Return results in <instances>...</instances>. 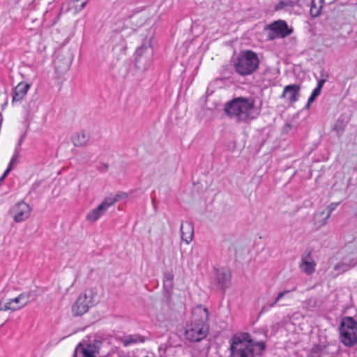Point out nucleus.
I'll return each instance as SVG.
<instances>
[{"instance_id":"nucleus-1","label":"nucleus","mask_w":357,"mask_h":357,"mask_svg":"<svg viewBox=\"0 0 357 357\" xmlns=\"http://www.w3.org/2000/svg\"><path fill=\"white\" fill-rule=\"evenodd\" d=\"M208 311L206 307L199 305L192 311L190 321L185 330L186 340L191 342H198L204 339L208 332Z\"/></svg>"},{"instance_id":"nucleus-2","label":"nucleus","mask_w":357,"mask_h":357,"mask_svg":"<svg viewBox=\"0 0 357 357\" xmlns=\"http://www.w3.org/2000/svg\"><path fill=\"white\" fill-rule=\"evenodd\" d=\"M255 107V100L252 97L238 96L232 98L225 105L224 112L230 119H236L237 122H247L255 119L251 112Z\"/></svg>"},{"instance_id":"nucleus-3","label":"nucleus","mask_w":357,"mask_h":357,"mask_svg":"<svg viewBox=\"0 0 357 357\" xmlns=\"http://www.w3.org/2000/svg\"><path fill=\"white\" fill-rule=\"evenodd\" d=\"M233 63L236 73L241 76H246L252 75L259 68V59L256 52L245 50L239 52Z\"/></svg>"},{"instance_id":"nucleus-4","label":"nucleus","mask_w":357,"mask_h":357,"mask_svg":"<svg viewBox=\"0 0 357 357\" xmlns=\"http://www.w3.org/2000/svg\"><path fill=\"white\" fill-rule=\"evenodd\" d=\"M341 342L348 347L357 342V321L352 317H344L341 319L339 327Z\"/></svg>"},{"instance_id":"nucleus-5","label":"nucleus","mask_w":357,"mask_h":357,"mask_svg":"<svg viewBox=\"0 0 357 357\" xmlns=\"http://www.w3.org/2000/svg\"><path fill=\"white\" fill-rule=\"evenodd\" d=\"M135 67L145 70L151 66L153 58V49L150 41H144L135 52Z\"/></svg>"},{"instance_id":"nucleus-6","label":"nucleus","mask_w":357,"mask_h":357,"mask_svg":"<svg viewBox=\"0 0 357 357\" xmlns=\"http://www.w3.org/2000/svg\"><path fill=\"white\" fill-rule=\"evenodd\" d=\"M94 294L92 289L86 290L82 293L72 305L73 316H81L88 312L89 308L93 305Z\"/></svg>"},{"instance_id":"nucleus-7","label":"nucleus","mask_w":357,"mask_h":357,"mask_svg":"<svg viewBox=\"0 0 357 357\" xmlns=\"http://www.w3.org/2000/svg\"><path fill=\"white\" fill-rule=\"evenodd\" d=\"M270 31L268 38L273 40L277 38H284L293 33V28L289 26L287 22L283 20H278L267 26Z\"/></svg>"},{"instance_id":"nucleus-8","label":"nucleus","mask_w":357,"mask_h":357,"mask_svg":"<svg viewBox=\"0 0 357 357\" xmlns=\"http://www.w3.org/2000/svg\"><path fill=\"white\" fill-rule=\"evenodd\" d=\"M231 274L229 270L224 268H214V276L211 284L223 293L231 286Z\"/></svg>"},{"instance_id":"nucleus-9","label":"nucleus","mask_w":357,"mask_h":357,"mask_svg":"<svg viewBox=\"0 0 357 357\" xmlns=\"http://www.w3.org/2000/svg\"><path fill=\"white\" fill-rule=\"evenodd\" d=\"M31 206L22 201L17 203L12 208L11 213L13 215V219L16 222H21L26 220L31 214Z\"/></svg>"},{"instance_id":"nucleus-10","label":"nucleus","mask_w":357,"mask_h":357,"mask_svg":"<svg viewBox=\"0 0 357 357\" xmlns=\"http://www.w3.org/2000/svg\"><path fill=\"white\" fill-rule=\"evenodd\" d=\"M112 202L109 199H104L97 207L91 210L87 215L86 219L90 222H96L102 215L105 213Z\"/></svg>"},{"instance_id":"nucleus-11","label":"nucleus","mask_w":357,"mask_h":357,"mask_svg":"<svg viewBox=\"0 0 357 357\" xmlns=\"http://www.w3.org/2000/svg\"><path fill=\"white\" fill-rule=\"evenodd\" d=\"M174 275L172 271H165L163 273V296L165 301L169 303L171 301L172 296V291L174 289Z\"/></svg>"},{"instance_id":"nucleus-12","label":"nucleus","mask_w":357,"mask_h":357,"mask_svg":"<svg viewBox=\"0 0 357 357\" xmlns=\"http://www.w3.org/2000/svg\"><path fill=\"white\" fill-rule=\"evenodd\" d=\"M301 85L298 84H289L284 86L280 98H284L289 96V105H292L297 102L300 98Z\"/></svg>"},{"instance_id":"nucleus-13","label":"nucleus","mask_w":357,"mask_h":357,"mask_svg":"<svg viewBox=\"0 0 357 357\" xmlns=\"http://www.w3.org/2000/svg\"><path fill=\"white\" fill-rule=\"evenodd\" d=\"M31 86V84L26 82L19 83L12 91L13 102L22 101Z\"/></svg>"},{"instance_id":"nucleus-14","label":"nucleus","mask_w":357,"mask_h":357,"mask_svg":"<svg viewBox=\"0 0 357 357\" xmlns=\"http://www.w3.org/2000/svg\"><path fill=\"white\" fill-rule=\"evenodd\" d=\"M28 303V297H26L23 294L19 295L13 299H10L9 302L5 303L1 310H11L15 311L24 307Z\"/></svg>"},{"instance_id":"nucleus-15","label":"nucleus","mask_w":357,"mask_h":357,"mask_svg":"<svg viewBox=\"0 0 357 357\" xmlns=\"http://www.w3.org/2000/svg\"><path fill=\"white\" fill-rule=\"evenodd\" d=\"M351 118L349 116L345 114H342L335 121L333 126V130L336 132V135L337 137H341L343 135L346 127L347 126Z\"/></svg>"},{"instance_id":"nucleus-16","label":"nucleus","mask_w":357,"mask_h":357,"mask_svg":"<svg viewBox=\"0 0 357 357\" xmlns=\"http://www.w3.org/2000/svg\"><path fill=\"white\" fill-rule=\"evenodd\" d=\"M181 239L189 244L193 238L194 225L191 221L182 222L180 228Z\"/></svg>"},{"instance_id":"nucleus-17","label":"nucleus","mask_w":357,"mask_h":357,"mask_svg":"<svg viewBox=\"0 0 357 357\" xmlns=\"http://www.w3.org/2000/svg\"><path fill=\"white\" fill-rule=\"evenodd\" d=\"M250 339L249 334L245 333L242 334L241 335H234L231 338V345H230V351L231 354H234L236 349L238 348H242L243 347L247 346L248 340Z\"/></svg>"},{"instance_id":"nucleus-18","label":"nucleus","mask_w":357,"mask_h":357,"mask_svg":"<svg viewBox=\"0 0 357 357\" xmlns=\"http://www.w3.org/2000/svg\"><path fill=\"white\" fill-rule=\"evenodd\" d=\"M356 264L357 259H344L335 266L334 270L337 271L338 274H341L354 267Z\"/></svg>"},{"instance_id":"nucleus-19","label":"nucleus","mask_w":357,"mask_h":357,"mask_svg":"<svg viewBox=\"0 0 357 357\" xmlns=\"http://www.w3.org/2000/svg\"><path fill=\"white\" fill-rule=\"evenodd\" d=\"M291 290H284L278 293L276 298L272 302H267L261 309L259 312V316L270 310L272 307H273L282 298L285 296L289 295L291 293Z\"/></svg>"},{"instance_id":"nucleus-20","label":"nucleus","mask_w":357,"mask_h":357,"mask_svg":"<svg viewBox=\"0 0 357 357\" xmlns=\"http://www.w3.org/2000/svg\"><path fill=\"white\" fill-rule=\"evenodd\" d=\"M255 351L254 348H252L248 344L247 346L243 347L242 348H238L234 351V354L230 352L229 357H254Z\"/></svg>"},{"instance_id":"nucleus-21","label":"nucleus","mask_w":357,"mask_h":357,"mask_svg":"<svg viewBox=\"0 0 357 357\" xmlns=\"http://www.w3.org/2000/svg\"><path fill=\"white\" fill-rule=\"evenodd\" d=\"M247 342L250 347L254 348L255 355H261L266 349V340L255 341L249 339Z\"/></svg>"},{"instance_id":"nucleus-22","label":"nucleus","mask_w":357,"mask_h":357,"mask_svg":"<svg viewBox=\"0 0 357 357\" xmlns=\"http://www.w3.org/2000/svg\"><path fill=\"white\" fill-rule=\"evenodd\" d=\"M39 96L37 93L33 94L24 107L27 114L29 115L38 110L39 105Z\"/></svg>"},{"instance_id":"nucleus-23","label":"nucleus","mask_w":357,"mask_h":357,"mask_svg":"<svg viewBox=\"0 0 357 357\" xmlns=\"http://www.w3.org/2000/svg\"><path fill=\"white\" fill-rule=\"evenodd\" d=\"M145 342V337L144 336L140 335L139 334H134V335H129L122 340V343L124 347H128L132 344H136L139 342Z\"/></svg>"},{"instance_id":"nucleus-24","label":"nucleus","mask_w":357,"mask_h":357,"mask_svg":"<svg viewBox=\"0 0 357 357\" xmlns=\"http://www.w3.org/2000/svg\"><path fill=\"white\" fill-rule=\"evenodd\" d=\"M71 139L75 146H84L87 144L89 140V136L84 131H82L80 133L73 136Z\"/></svg>"},{"instance_id":"nucleus-25","label":"nucleus","mask_w":357,"mask_h":357,"mask_svg":"<svg viewBox=\"0 0 357 357\" xmlns=\"http://www.w3.org/2000/svg\"><path fill=\"white\" fill-rule=\"evenodd\" d=\"M331 347V344L327 346H324L323 347L315 346L311 349L310 352V357H321L323 355H324L326 353H329L330 347ZM332 347H335L334 345H332Z\"/></svg>"},{"instance_id":"nucleus-26","label":"nucleus","mask_w":357,"mask_h":357,"mask_svg":"<svg viewBox=\"0 0 357 357\" xmlns=\"http://www.w3.org/2000/svg\"><path fill=\"white\" fill-rule=\"evenodd\" d=\"M316 263L314 261L301 260V268L307 275H311L315 271Z\"/></svg>"},{"instance_id":"nucleus-27","label":"nucleus","mask_w":357,"mask_h":357,"mask_svg":"<svg viewBox=\"0 0 357 357\" xmlns=\"http://www.w3.org/2000/svg\"><path fill=\"white\" fill-rule=\"evenodd\" d=\"M24 136H25V133H24V134H23V135L20 137V139H19V142H18V143H17V146H16V148H15V153L13 154V157H12V158H11V160H10V162H9V165H8V167H7V169H8V170H9V171H11V170L13 169V164H14V163L16 162V160H17V157H18V153H19V151H20V146H21V144H22V142H23V139H24Z\"/></svg>"},{"instance_id":"nucleus-28","label":"nucleus","mask_w":357,"mask_h":357,"mask_svg":"<svg viewBox=\"0 0 357 357\" xmlns=\"http://www.w3.org/2000/svg\"><path fill=\"white\" fill-rule=\"evenodd\" d=\"M291 0H280V1L274 5L273 9L275 11L280 10H287L288 8H294Z\"/></svg>"},{"instance_id":"nucleus-29","label":"nucleus","mask_w":357,"mask_h":357,"mask_svg":"<svg viewBox=\"0 0 357 357\" xmlns=\"http://www.w3.org/2000/svg\"><path fill=\"white\" fill-rule=\"evenodd\" d=\"M321 10H322L321 5H320L319 7H317L314 0H311V6H310V14L312 18L319 17L321 15Z\"/></svg>"},{"instance_id":"nucleus-30","label":"nucleus","mask_w":357,"mask_h":357,"mask_svg":"<svg viewBox=\"0 0 357 357\" xmlns=\"http://www.w3.org/2000/svg\"><path fill=\"white\" fill-rule=\"evenodd\" d=\"M75 9L77 12L81 11L86 5L89 0H73Z\"/></svg>"},{"instance_id":"nucleus-31","label":"nucleus","mask_w":357,"mask_h":357,"mask_svg":"<svg viewBox=\"0 0 357 357\" xmlns=\"http://www.w3.org/2000/svg\"><path fill=\"white\" fill-rule=\"evenodd\" d=\"M70 61H71V59H68L67 61L63 63V66H59L58 65V59L55 61V64H56V69H59L60 68L61 70H67L69 69L70 68Z\"/></svg>"},{"instance_id":"nucleus-32","label":"nucleus","mask_w":357,"mask_h":357,"mask_svg":"<svg viewBox=\"0 0 357 357\" xmlns=\"http://www.w3.org/2000/svg\"><path fill=\"white\" fill-rule=\"evenodd\" d=\"M339 204V203H331L328 206H327V215L326 217L324 219V220L325 221L326 220H327L331 215V213H333V211L336 208L337 206Z\"/></svg>"},{"instance_id":"nucleus-33","label":"nucleus","mask_w":357,"mask_h":357,"mask_svg":"<svg viewBox=\"0 0 357 357\" xmlns=\"http://www.w3.org/2000/svg\"><path fill=\"white\" fill-rule=\"evenodd\" d=\"M321 91L314 88L308 99L310 100V101L312 100V102H314L317 97L321 94Z\"/></svg>"},{"instance_id":"nucleus-34","label":"nucleus","mask_w":357,"mask_h":357,"mask_svg":"<svg viewBox=\"0 0 357 357\" xmlns=\"http://www.w3.org/2000/svg\"><path fill=\"white\" fill-rule=\"evenodd\" d=\"M292 1V5L294 7H303V5L306 3L307 0H291Z\"/></svg>"},{"instance_id":"nucleus-35","label":"nucleus","mask_w":357,"mask_h":357,"mask_svg":"<svg viewBox=\"0 0 357 357\" xmlns=\"http://www.w3.org/2000/svg\"><path fill=\"white\" fill-rule=\"evenodd\" d=\"M301 260H307V261H314L312 257V252L311 251H305V255L302 256Z\"/></svg>"},{"instance_id":"nucleus-36","label":"nucleus","mask_w":357,"mask_h":357,"mask_svg":"<svg viewBox=\"0 0 357 357\" xmlns=\"http://www.w3.org/2000/svg\"><path fill=\"white\" fill-rule=\"evenodd\" d=\"M325 82H326V79H319L318 82H317V86L315 87V89H318V90L321 91V89H322Z\"/></svg>"},{"instance_id":"nucleus-37","label":"nucleus","mask_w":357,"mask_h":357,"mask_svg":"<svg viewBox=\"0 0 357 357\" xmlns=\"http://www.w3.org/2000/svg\"><path fill=\"white\" fill-rule=\"evenodd\" d=\"M120 199H121V196L119 195H116L114 198L106 197L105 199H109L110 201L112 202V204H113L114 202H118L119 200H120Z\"/></svg>"},{"instance_id":"nucleus-38","label":"nucleus","mask_w":357,"mask_h":357,"mask_svg":"<svg viewBox=\"0 0 357 357\" xmlns=\"http://www.w3.org/2000/svg\"><path fill=\"white\" fill-rule=\"evenodd\" d=\"M259 332L261 333H263L265 338L267 339L268 337V335H267V332H268V329L267 328H262L261 329L259 330Z\"/></svg>"},{"instance_id":"nucleus-39","label":"nucleus","mask_w":357,"mask_h":357,"mask_svg":"<svg viewBox=\"0 0 357 357\" xmlns=\"http://www.w3.org/2000/svg\"><path fill=\"white\" fill-rule=\"evenodd\" d=\"M10 172V171L8 170L7 169L5 170L3 174L1 175V182L5 179V178L8 175V174Z\"/></svg>"},{"instance_id":"nucleus-40","label":"nucleus","mask_w":357,"mask_h":357,"mask_svg":"<svg viewBox=\"0 0 357 357\" xmlns=\"http://www.w3.org/2000/svg\"><path fill=\"white\" fill-rule=\"evenodd\" d=\"M10 172V171L8 170L7 169L5 170L3 174L1 175V182L5 179V178L8 175V174Z\"/></svg>"},{"instance_id":"nucleus-41","label":"nucleus","mask_w":357,"mask_h":357,"mask_svg":"<svg viewBox=\"0 0 357 357\" xmlns=\"http://www.w3.org/2000/svg\"><path fill=\"white\" fill-rule=\"evenodd\" d=\"M232 250H234V257H235V259H236V257H237V251H236V247H234V246H233V245H232V246H231V247L229 248V250L230 252H231Z\"/></svg>"},{"instance_id":"nucleus-42","label":"nucleus","mask_w":357,"mask_h":357,"mask_svg":"<svg viewBox=\"0 0 357 357\" xmlns=\"http://www.w3.org/2000/svg\"><path fill=\"white\" fill-rule=\"evenodd\" d=\"M40 186V183H34L31 186V190H36Z\"/></svg>"},{"instance_id":"nucleus-43","label":"nucleus","mask_w":357,"mask_h":357,"mask_svg":"<svg viewBox=\"0 0 357 357\" xmlns=\"http://www.w3.org/2000/svg\"><path fill=\"white\" fill-rule=\"evenodd\" d=\"M313 102H312V100L310 101V100L308 99L307 104L304 107V109H308L310 107L311 104Z\"/></svg>"},{"instance_id":"nucleus-44","label":"nucleus","mask_w":357,"mask_h":357,"mask_svg":"<svg viewBox=\"0 0 357 357\" xmlns=\"http://www.w3.org/2000/svg\"><path fill=\"white\" fill-rule=\"evenodd\" d=\"M103 167H104V169L100 170L101 172H106L109 168L108 164H106V163L103 164Z\"/></svg>"},{"instance_id":"nucleus-45","label":"nucleus","mask_w":357,"mask_h":357,"mask_svg":"<svg viewBox=\"0 0 357 357\" xmlns=\"http://www.w3.org/2000/svg\"><path fill=\"white\" fill-rule=\"evenodd\" d=\"M291 124H289V123L285 124V126H284V128L286 130H287L288 129H291Z\"/></svg>"},{"instance_id":"nucleus-46","label":"nucleus","mask_w":357,"mask_h":357,"mask_svg":"<svg viewBox=\"0 0 357 357\" xmlns=\"http://www.w3.org/2000/svg\"><path fill=\"white\" fill-rule=\"evenodd\" d=\"M335 346V344H333ZM333 349H335V351H337V346L335 345V347H333ZM331 349H332V346L330 347V350H329V352L331 351Z\"/></svg>"},{"instance_id":"nucleus-47","label":"nucleus","mask_w":357,"mask_h":357,"mask_svg":"<svg viewBox=\"0 0 357 357\" xmlns=\"http://www.w3.org/2000/svg\"><path fill=\"white\" fill-rule=\"evenodd\" d=\"M324 2V0H319V3L323 6V3Z\"/></svg>"},{"instance_id":"nucleus-48","label":"nucleus","mask_w":357,"mask_h":357,"mask_svg":"<svg viewBox=\"0 0 357 357\" xmlns=\"http://www.w3.org/2000/svg\"><path fill=\"white\" fill-rule=\"evenodd\" d=\"M6 105H7V102H6L3 105H1V109H3V107L6 106Z\"/></svg>"},{"instance_id":"nucleus-49","label":"nucleus","mask_w":357,"mask_h":357,"mask_svg":"<svg viewBox=\"0 0 357 357\" xmlns=\"http://www.w3.org/2000/svg\"><path fill=\"white\" fill-rule=\"evenodd\" d=\"M355 4L357 6V0H356V3H355Z\"/></svg>"},{"instance_id":"nucleus-50","label":"nucleus","mask_w":357,"mask_h":357,"mask_svg":"<svg viewBox=\"0 0 357 357\" xmlns=\"http://www.w3.org/2000/svg\"><path fill=\"white\" fill-rule=\"evenodd\" d=\"M145 357H149V356H145Z\"/></svg>"}]
</instances>
